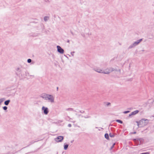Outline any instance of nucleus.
Listing matches in <instances>:
<instances>
[{
  "mask_svg": "<svg viewBox=\"0 0 154 154\" xmlns=\"http://www.w3.org/2000/svg\"><path fill=\"white\" fill-rule=\"evenodd\" d=\"M149 121L147 119H142L139 121H136V122L139 127H142L146 125L149 123Z\"/></svg>",
  "mask_w": 154,
  "mask_h": 154,
  "instance_id": "obj_1",
  "label": "nucleus"
},
{
  "mask_svg": "<svg viewBox=\"0 0 154 154\" xmlns=\"http://www.w3.org/2000/svg\"><path fill=\"white\" fill-rule=\"evenodd\" d=\"M142 41V39L141 38L137 41L134 42L133 44L131 45L128 47V49H131L137 45L141 42Z\"/></svg>",
  "mask_w": 154,
  "mask_h": 154,
  "instance_id": "obj_2",
  "label": "nucleus"
},
{
  "mask_svg": "<svg viewBox=\"0 0 154 154\" xmlns=\"http://www.w3.org/2000/svg\"><path fill=\"white\" fill-rule=\"evenodd\" d=\"M48 96L47 97L46 100H48L51 103L54 102V97L52 95L48 94Z\"/></svg>",
  "mask_w": 154,
  "mask_h": 154,
  "instance_id": "obj_3",
  "label": "nucleus"
},
{
  "mask_svg": "<svg viewBox=\"0 0 154 154\" xmlns=\"http://www.w3.org/2000/svg\"><path fill=\"white\" fill-rule=\"evenodd\" d=\"M63 137L62 136H58L55 139V140L57 142H61L63 140Z\"/></svg>",
  "mask_w": 154,
  "mask_h": 154,
  "instance_id": "obj_4",
  "label": "nucleus"
},
{
  "mask_svg": "<svg viewBox=\"0 0 154 154\" xmlns=\"http://www.w3.org/2000/svg\"><path fill=\"white\" fill-rule=\"evenodd\" d=\"M42 110L43 111V113L45 115H47L49 112L48 108L44 106L42 107Z\"/></svg>",
  "mask_w": 154,
  "mask_h": 154,
  "instance_id": "obj_5",
  "label": "nucleus"
},
{
  "mask_svg": "<svg viewBox=\"0 0 154 154\" xmlns=\"http://www.w3.org/2000/svg\"><path fill=\"white\" fill-rule=\"evenodd\" d=\"M57 51L59 53L63 54L64 53V50L60 46L58 45L57 47Z\"/></svg>",
  "mask_w": 154,
  "mask_h": 154,
  "instance_id": "obj_6",
  "label": "nucleus"
},
{
  "mask_svg": "<svg viewBox=\"0 0 154 154\" xmlns=\"http://www.w3.org/2000/svg\"><path fill=\"white\" fill-rule=\"evenodd\" d=\"M142 140L141 138H137L136 139H134L133 140L134 142L137 145H140V144L141 141Z\"/></svg>",
  "mask_w": 154,
  "mask_h": 154,
  "instance_id": "obj_7",
  "label": "nucleus"
},
{
  "mask_svg": "<svg viewBox=\"0 0 154 154\" xmlns=\"http://www.w3.org/2000/svg\"><path fill=\"white\" fill-rule=\"evenodd\" d=\"M109 68L110 69V72H111L114 71H116V72H119L120 73H121V69H117L112 67H111Z\"/></svg>",
  "mask_w": 154,
  "mask_h": 154,
  "instance_id": "obj_8",
  "label": "nucleus"
},
{
  "mask_svg": "<svg viewBox=\"0 0 154 154\" xmlns=\"http://www.w3.org/2000/svg\"><path fill=\"white\" fill-rule=\"evenodd\" d=\"M110 72V68H107L104 71H103L102 72V73L107 74H109Z\"/></svg>",
  "mask_w": 154,
  "mask_h": 154,
  "instance_id": "obj_9",
  "label": "nucleus"
},
{
  "mask_svg": "<svg viewBox=\"0 0 154 154\" xmlns=\"http://www.w3.org/2000/svg\"><path fill=\"white\" fill-rule=\"evenodd\" d=\"M48 94H46V93H43L41 95V97L45 99L46 100L47 97L48 96Z\"/></svg>",
  "mask_w": 154,
  "mask_h": 154,
  "instance_id": "obj_10",
  "label": "nucleus"
},
{
  "mask_svg": "<svg viewBox=\"0 0 154 154\" xmlns=\"http://www.w3.org/2000/svg\"><path fill=\"white\" fill-rule=\"evenodd\" d=\"M139 112V111L138 110H136L135 111H134L132 112L131 114L129 115V116H130L132 115H134L137 114Z\"/></svg>",
  "mask_w": 154,
  "mask_h": 154,
  "instance_id": "obj_11",
  "label": "nucleus"
},
{
  "mask_svg": "<svg viewBox=\"0 0 154 154\" xmlns=\"http://www.w3.org/2000/svg\"><path fill=\"white\" fill-rule=\"evenodd\" d=\"M94 70L98 72V73H102V69H94Z\"/></svg>",
  "mask_w": 154,
  "mask_h": 154,
  "instance_id": "obj_12",
  "label": "nucleus"
},
{
  "mask_svg": "<svg viewBox=\"0 0 154 154\" xmlns=\"http://www.w3.org/2000/svg\"><path fill=\"white\" fill-rule=\"evenodd\" d=\"M10 102V100H7L5 101L4 102V104L5 105H6V106H7L9 104V103Z\"/></svg>",
  "mask_w": 154,
  "mask_h": 154,
  "instance_id": "obj_13",
  "label": "nucleus"
},
{
  "mask_svg": "<svg viewBox=\"0 0 154 154\" xmlns=\"http://www.w3.org/2000/svg\"><path fill=\"white\" fill-rule=\"evenodd\" d=\"M105 137L107 140H108L109 139V136L108 134L106 133L105 134Z\"/></svg>",
  "mask_w": 154,
  "mask_h": 154,
  "instance_id": "obj_14",
  "label": "nucleus"
},
{
  "mask_svg": "<svg viewBox=\"0 0 154 154\" xmlns=\"http://www.w3.org/2000/svg\"><path fill=\"white\" fill-rule=\"evenodd\" d=\"M49 18V17L48 16H45L44 18V20L45 21H47Z\"/></svg>",
  "mask_w": 154,
  "mask_h": 154,
  "instance_id": "obj_15",
  "label": "nucleus"
},
{
  "mask_svg": "<svg viewBox=\"0 0 154 154\" xmlns=\"http://www.w3.org/2000/svg\"><path fill=\"white\" fill-rule=\"evenodd\" d=\"M109 136L111 137H113L115 136L114 134L112 133H110Z\"/></svg>",
  "mask_w": 154,
  "mask_h": 154,
  "instance_id": "obj_16",
  "label": "nucleus"
},
{
  "mask_svg": "<svg viewBox=\"0 0 154 154\" xmlns=\"http://www.w3.org/2000/svg\"><path fill=\"white\" fill-rule=\"evenodd\" d=\"M68 147V144H64V149L65 150H66L67 149Z\"/></svg>",
  "mask_w": 154,
  "mask_h": 154,
  "instance_id": "obj_17",
  "label": "nucleus"
},
{
  "mask_svg": "<svg viewBox=\"0 0 154 154\" xmlns=\"http://www.w3.org/2000/svg\"><path fill=\"white\" fill-rule=\"evenodd\" d=\"M5 99L4 98H2L0 99V105L1 103H2L4 100H5Z\"/></svg>",
  "mask_w": 154,
  "mask_h": 154,
  "instance_id": "obj_18",
  "label": "nucleus"
},
{
  "mask_svg": "<svg viewBox=\"0 0 154 154\" xmlns=\"http://www.w3.org/2000/svg\"><path fill=\"white\" fill-rule=\"evenodd\" d=\"M116 121L117 122L120 123L121 124H122L123 123L122 121L120 120L117 119V120H116Z\"/></svg>",
  "mask_w": 154,
  "mask_h": 154,
  "instance_id": "obj_19",
  "label": "nucleus"
},
{
  "mask_svg": "<svg viewBox=\"0 0 154 154\" xmlns=\"http://www.w3.org/2000/svg\"><path fill=\"white\" fill-rule=\"evenodd\" d=\"M66 111H74L73 109H72V108L67 109H66Z\"/></svg>",
  "mask_w": 154,
  "mask_h": 154,
  "instance_id": "obj_20",
  "label": "nucleus"
},
{
  "mask_svg": "<svg viewBox=\"0 0 154 154\" xmlns=\"http://www.w3.org/2000/svg\"><path fill=\"white\" fill-rule=\"evenodd\" d=\"M111 103L109 102H106V106H110Z\"/></svg>",
  "mask_w": 154,
  "mask_h": 154,
  "instance_id": "obj_21",
  "label": "nucleus"
},
{
  "mask_svg": "<svg viewBox=\"0 0 154 154\" xmlns=\"http://www.w3.org/2000/svg\"><path fill=\"white\" fill-rule=\"evenodd\" d=\"M32 62V60L30 59H29L27 60V62L28 63H31Z\"/></svg>",
  "mask_w": 154,
  "mask_h": 154,
  "instance_id": "obj_22",
  "label": "nucleus"
},
{
  "mask_svg": "<svg viewBox=\"0 0 154 154\" xmlns=\"http://www.w3.org/2000/svg\"><path fill=\"white\" fill-rule=\"evenodd\" d=\"M3 108L4 110H5L7 109L8 107L6 106H4L3 107Z\"/></svg>",
  "mask_w": 154,
  "mask_h": 154,
  "instance_id": "obj_23",
  "label": "nucleus"
},
{
  "mask_svg": "<svg viewBox=\"0 0 154 154\" xmlns=\"http://www.w3.org/2000/svg\"><path fill=\"white\" fill-rule=\"evenodd\" d=\"M130 111H127L124 112L123 113L125 114H126L129 112Z\"/></svg>",
  "mask_w": 154,
  "mask_h": 154,
  "instance_id": "obj_24",
  "label": "nucleus"
},
{
  "mask_svg": "<svg viewBox=\"0 0 154 154\" xmlns=\"http://www.w3.org/2000/svg\"><path fill=\"white\" fill-rule=\"evenodd\" d=\"M83 117L85 118H88L90 117L88 116H85Z\"/></svg>",
  "mask_w": 154,
  "mask_h": 154,
  "instance_id": "obj_25",
  "label": "nucleus"
},
{
  "mask_svg": "<svg viewBox=\"0 0 154 154\" xmlns=\"http://www.w3.org/2000/svg\"><path fill=\"white\" fill-rule=\"evenodd\" d=\"M17 71H19V72H20L21 71V70L20 69V68H18L17 69Z\"/></svg>",
  "mask_w": 154,
  "mask_h": 154,
  "instance_id": "obj_26",
  "label": "nucleus"
},
{
  "mask_svg": "<svg viewBox=\"0 0 154 154\" xmlns=\"http://www.w3.org/2000/svg\"><path fill=\"white\" fill-rule=\"evenodd\" d=\"M115 143H113V145H112V146L111 147V149H112V148H113V147H114V145H115Z\"/></svg>",
  "mask_w": 154,
  "mask_h": 154,
  "instance_id": "obj_27",
  "label": "nucleus"
},
{
  "mask_svg": "<svg viewBox=\"0 0 154 154\" xmlns=\"http://www.w3.org/2000/svg\"><path fill=\"white\" fill-rule=\"evenodd\" d=\"M75 52H74V51H73V52H71V54L72 55V56H74L73 54H74V53H75Z\"/></svg>",
  "mask_w": 154,
  "mask_h": 154,
  "instance_id": "obj_28",
  "label": "nucleus"
},
{
  "mask_svg": "<svg viewBox=\"0 0 154 154\" xmlns=\"http://www.w3.org/2000/svg\"><path fill=\"white\" fill-rule=\"evenodd\" d=\"M68 127H71L72 125L71 124H69L68 125Z\"/></svg>",
  "mask_w": 154,
  "mask_h": 154,
  "instance_id": "obj_29",
  "label": "nucleus"
},
{
  "mask_svg": "<svg viewBox=\"0 0 154 154\" xmlns=\"http://www.w3.org/2000/svg\"><path fill=\"white\" fill-rule=\"evenodd\" d=\"M67 117H68V118L69 119V121L70 122H71V121H70V120H72V119L71 118H70V117H69V116H67Z\"/></svg>",
  "mask_w": 154,
  "mask_h": 154,
  "instance_id": "obj_30",
  "label": "nucleus"
},
{
  "mask_svg": "<svg viewBox=\"0 0 154 154\" xmlns=\"http://www.w3.org/2000/svg\"><path fill=\"white\" fill-rule=\"evenodd\" d=\"M149 153L148 152H145V153H142L140 154H148Z\"/></svg>",
  "mask_w": 154,
  "mask_h": 154,
  "instance_id": "obj_31",
  "label": "nucleus"
},
{
  "mask_svg": "<svg viewBox=\"0 0 154 154\" xmlns=\"http://www.w3.org/2000/svg\"><path fill=\"white\" fill-rule=\"evenodd\" d=\"M80 112L82 113H84V111H80Z\"/></svg>",
  "mask_w": 154,
  "mask_h": 154,
  "instance_id": "obj_32",
  "label": "nucleus"
},
{
  "mask_svg": "<svg viewBox=\"0 0 154 154\" xmlns=\"http://www.w3.org/2000/svg\"><path fill=\"white\" fill-rule=\"evenodd\" d=\"M136 133V132H134L133 133V134H135Z\"/></svg>",
  "mask_w": 154,
  "mask_h": 154,
  "instance_id": "obj_33",
  "label": "nucleus"
},
{
  "mask_svg": "<svg viewBox=\"0 0 154 154\" xmlns=\"http://www.w3.org/2000/svg\"><path fill=\"white\" fill-rule=\"evenodd\" d=\"M67 42H69V40H68L67 41Z\"/></svg>",
  "mask_w": 154,
  "mask_h": 154,
  "instance_id": "obj_34",
  "label": "nucleus"
},
{
  "mask_svg": "<svg viewBox=\"0 0 154 154\" xmlns=\"http://www.w3.org/2000/svg\"><path fill=\"white\" fill-rule=\"evenodd\" d=\"M58 87H57V91L58 90Z\"/></svg>",
  "mask_w": 154,
  "mask_h": 154,
  "instance_id": "obj_35",
  "label": "nucleus"
}]
</instances>
